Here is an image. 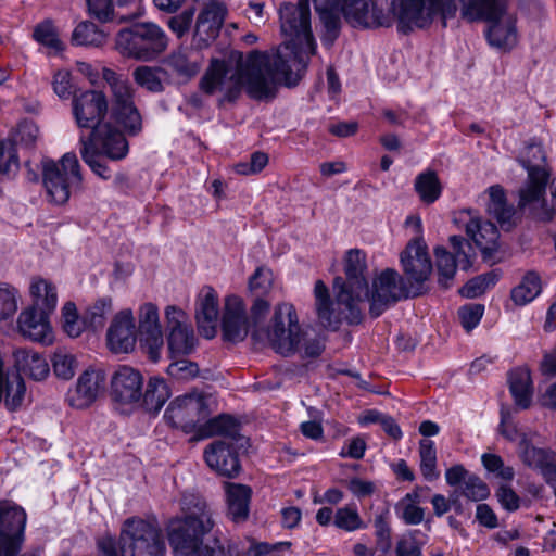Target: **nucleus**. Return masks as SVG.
Here are the masks:
<instances>
[{"label":"nucleus","instance_id":"nucleus-1","mask_svg":"<svg viewBox=\"0 0 556 556\" xmlns=\"http://www.w3.org/2000/svg\"><path fill=\"white\" fill-rule=\"evenodd\" d=\"M281 31L289 38L275 53L251 51L244 55L231 51L226 59H213L200 88L206 94L217 91L225 100H236L244 89L251 99L270 100L276 97L279 83L295 86L307 65V58L315 53L316 43L311 29L308 0L280 8Z\"/></svg>","mask_w":556,"mask_h":556},{"label":"nucleus","instance_id":"nucleus-2","mask_svg":"<svg viewBox=\"0 0 556 556\" xmlns=\"http://www.w3.org/2000/svg\"><path fill=\"white\" fill-rule=\"evenodd\" d=\"M216 516L211 505L193 493H182L179 514L165 522V538L174 556H245L235 542L217 535Z\"/></svg>","mask_w":556,"mask_h":556},{"label":"nucleus","instance_id":"nucleus-3","mask_svg":"<svg viewBox=\"0 0 556 556\" xmlns=\"http://www.w3.org/2000/svg\"><path fill=\"white\" fill-rule=\"evenodd\" d=\"M366 255L358 249L346 252L344 271L346 280L337 277L333 280L336 301L331 300L327 286L317 280L314 287L315 308L319 324L327 329L337 330L343 320L358 324L362 315L357 303L369 294L365 277Z\"/></svg>","mask_w":556,"mask_h":556},{"label":"nucleus","instance_id":"nucleus-4","mask_svg":"<svg viewBox=\"0 0 556 556\" xmlns=\"http://www.w3.org/2000/svg\"><path fill=\"white\" fill-rule=\"evenodd\" d=\"M101 556H166L165 530L156 519L139 516L126 518L118 536L105 533L97 539Z\"/></svg>","mask_w":556,"mask_h":556},{"label":"nucleus","instance_id":"nucleus-5","mask_svg":"<svg viewBox=\"0 0 556 556\" xmlns=\"http://www.w3.org/2000/svg\"><path fill=\"white\" fill-rule=\"evenodd\" d=\"M325 28L337 37L341 15L354 27L376 28L391 25L390 16L370 0H314Z\"/></svg>","mask_w":556,"mask_h":556},{"label":"nucleus","instance_id":"nucleus-6","mask_svg":"<svg viewBox=\"0 0 556 556\" xmlns=\"http://www.w3.org/2000/svg\"><path fill=\"white\" fill-rule=\"evenodd\" d=\"M462 15L468 21L485 20L489 23L486 38L490 46L508 51L517 43L516 17L507 12L505 0H468Z\"/></svg>","mask_w":556,"mask_h":556},{"label":"nucleus","instance_id":"nucleus-7","mask_svg":"<svg viewBox=\"0 0 556 556\" xmlns=\"http://www.w3.org/2000/svg\"><path fill=\"white\" fill-rule=\"evenodd\" d=\"M169 38L155 23H136L121 29L115 38V48L125 58L139 62H152L168 48Z\"/></svg>","mask_w":556,"mask_h":556},{"label":"nucleus","instance_id":"nucleus-8","mask_svg":"<svg viewBox=\"0 0 556 556\" xmlns=\"http://www.w3.org/2000/svg\"><path fill=\"white\" fill-rule=\"evenodd\" d=\"M252 338L255 341L268 343L281 355L294 353L300 348L302 330L293 305L289 303L278 305L270 327L255 329Z\"/></svg>","mask_w":556,"mask_h":556},{"label":"nucleus","instance_id":"nucleus-9","mask_svg":"<svg viewBox=\"0 0 556 556\" xmlns=\"http://www.w3.org/2000/svg\"><path fill=\"white\" fill-rule=\"evenodd\" d=\"M79 163L75 153H65L60 162L42 161L43 187L49 200L58 205L66 203L81 184Z\"/></svg>","mask_w":556,"mask_h":556},{"label":"nucleus","instance_id":"nucleus-10","mask_svg":"<svg viewBox=\"0 0 556 556\" xmlns=\"http://www.w3.org/2000/svg\"><path fill=\"white\" fill-rule=\"evenodd\" d=\"M392 10L403 33L429 25L437 14L445 20L455 14L457 0H393Z\"/></svg>","mask_w":556,"mask_h":556},{"label":"nucleus","instance_id":"nucleus-11","mask_svg":"<svg viewBox=\"0 0 556 556\" xmlns=\"http://www.w3.org/2000/svg\"><path fill=\"white\" fill-rule=\"evenodd\" d=\"M102 78L110 87L114 118L129 134H138L141 130V115L135 104V88L126 77L111 68L102 70Z\"/></svg>","mask_w":556,"mask_h":556},{"label":"nucleus","instance_id":"nucleus-12","mask_svg":"<svg viewBox=\"0 0 556 556\" xmlns=\"http://www.w3.org/2000/svg\"><path fill=\"white\" fill-rule=\"evenodd\" d=\"M546 156L541 143L532 142L526 148L521 160L522 166L528 172V181L519 190V206L532 208L544 200L548 173L542 166Z\"/></svg>","mask_w":556,"mask_h":556},{"label":"nucleus","instance_id":"nucleus-13","mask_svg":"<svg viewBox=\"0 0 556 556\" xmlns=\"http://www.w3.org/2000/svg\"><path fill=\"white\" fill-rule=\"evenodd\" d=\"M403 278L393 269H384L372 282V290L369 292V312L372 317H379L386 309L402 299L408 298Z\"/></svg>","mask_w":556,"mask_h":556},{"label":"nucleus","instance_id":"nucleus-14","mask_svg":"<svg viewBox=\"0 0 556 556\" xmlns=\"http://www.w3.org/2000/svg\"><path fill=\"white\" fill-rule=\"evenodd\" d=\"M167 344L172 358L189 355L197 339L187 314L175 305L165 308Z\"/></svg>","mask_w":556,"mask_h":556},{"label":"nucleus","instance_id":"nucleus-15","mask_svg":"<svg viewBox=\"0 0 556 556\" xmlns=\"http://www.w3.org/2000/svg\"><path fill=\"white\" fill-rule=\"evenodd\" d=\"M227 15V7L211 0L200 10L192 33L191 47L197 51L208 48L218 37Z\"/></svg>","mask_w":556,"mask_h":556},{"label":"nucleus","instance_id":"nucleus-16","mask_svg":"<svg viewBox=\"0 0 556 556\" xmlns=\"http://www.w3.org/2000/svg\"><path fill=\"white\" fill-rule=\"evenodd\" d=\"M210 415L206 400L198 393H189L176 397L165 410V417L175 427L197 428Z\"/></svg>","mask_w":556,"mask_h":556},{"label":"nucleus","instance_id":"nucleus-17","mask_svg":"<svg viewBox=\"0 0 556 556\" xmlns=\"http://www.w3.org/2000/svg\"><path fill=\"white\" fill-rule=\"evenodd\" d=\"M108 111V101L103 92L88 90L80 94H75L73 99V114L80 128L94 129L102 125L100 121Z\"/></svg>","mask_w":556,"mask_h":556},{"label":"nucleus","instance_id":"nucleus-18","mask_svg":"<svg viewBox=\"0 0 556 556\" xmlns=\"http://www.w3.org/2000/svg\"><path fill=\"white\" fill-rule=\"evenodd\" d=\"M138 327L142 349L153 363L159 362L164 340L159 320V311L154 304L146 303L140 307Z\"/></svg>","mask_w":556,"mask_h":556},{"label":"nucleus","instance_id":"nucleus-19","mask_svg":"<svg viewBox=\"0 0 556 556\" xmlns=\"http://www.w3.org/2000/svg\"><path fill=\"white\" fill-rule=\"evenodd\" d=\"M450 243L453 253L446 251L445 248H437L434 250L437 268L440 276L439 282L444 288L450 287V281L454 278L457 267L463 270H468L471 266L469 255L464 250V247L469 245L465 239L459 236H452Z\"/></svg>","mask_w":556,"mask_h":556},{"label":"nucleus","instance_id":"nucleus-20","mask_svg":"<svg viewBox=\"0 0 556 556\" xmlns=\"http://www.w3.org/2000/svg\"><path fill=\"white\" fill-rule=\"evenodd\" d=\"M85 140L92 150L112 161L125 159L129 151L125 136L109 123L97 126Z\"/></svg>","mask_w":556,"mask_h":556},{"label":"nucleus","instance_id":"nucleus-21","mask_svg":"<svg viewBox=\"0 0 556 556\" xmlns=\"http://www.w3.org/2000/svg\"><path fill=\"white\" fill-rule=\"evenodd\" d=\"M518 455L523 465L540 471L548 484L556 483V453L536 447L527 434H522L518 443Z\"/></svg>","mask_w":556,"mask_h":556},{"label":"nucleus","instance_id":"nucleus-22","mask_svg":"<svg viewBox=\"0 0 556 556\" xmlns=\"http://www.w3.org/2000/svg\"><path fill=\"white\" fill-rule=\"evenodd\" d=\"M222 329L224 339L231 342L242 341L252 329L243 301L237 295H229L225 300Z\"/></svg>","mask_w":556,"mask_h":556},{"label":"nucleus","instance_id":"nucleus-23","mask_svg":"<svg viewBox=\"0 0 556 556\" xmlns=\"http://www.w3.org/2000/svg\"><path fill=\"white\" fill-rule=\"evenodd\" d=\"M204 459L212 470L227 478L236 477L241 469L233 443L224 440H216L207 445Z\"/></svg>","mask_w":556,"mask_h":556},{"label":"nucleus","instance_id":"nucleus-24","mask_svg":"<svg viewBox=\"0 0 556 556\" xmlns=\"http://www.w3.org/2000/svg\"><path fill=\"white\" fill-rule=\"evenodd\" d=\"M50 312L27 307L17 318L18 332L26 339L42 344H51L53 332L49 321Z\"/></svg>","mask_w":556,"mask_h":556},{"label":"nucleus","instance_id":"nucleus-25","mask_svg":"<svg viewBox=\"0 0 556 556\" xmlns=\"http://www.w3.org/2000/svg\"><path fill=\"white\" fill-rule=\"evenodd\" d=\"M142 375L128 366H121L112 377L111 388L114 401L122 404L139 403L142 397Z\"/></svg>","mask_w":556,"mask_h":556},{"label":"nucleus","instance_id":"nucleus-26","mask_svg":"<svg viewBox=\"0 0 556 556\" xmlns=\"http://www.w3.org/2000/svg\"><path fill=\"white\" fill-rule=\"evenodd\" d=\"M105 375L100 369H86L79 377L74 390L67 394L72 407L85 408L96 401L104 389Z\"/></svg>","mask_w":556,"mask_h":556},{"label":"nucleus","instance_id":"nucleus-27","mask_svg":"<svg viewBox=\"0 0 556 556\" xmlns=\"http://www.w3.org/2000/svg\"><path fill=\"white\" fill-rule=\"evenodd\" d=\"M195 306V319L200 333L206 339L214 338L217 332L218 318L216 291L210 286H204L198 294Z\"/></svg>","mask_w":556,"mask_h":556},{"label":"nucleus","instance_id":"nucleus-28","mask_svg":"<svg viewBox=\"0 0 556 556\" xmlns=\"http://www.w3.org/2000/svg\"><path fill=\"white\" fill-rule=\"evenodd\" d=\"M401 263L408 279L417 283L427 280L432 270L427 247L420 240L407 244L401 254Z\"/></svg>","mask_w":556,"mask_h":556},{"label":"nucleus","instance_id":"nucleus-29","mask_svg":"<svg viewBox=\"0 0 556 556\" xmlns=\"http://www.w3.org/2000/svg\"><path fill=\"white\" fill-rule=\"evenodd\" d=\"M108 343L115 353H128L136 343L135 320L131 311L119 312L108 331Z\"/></svg>","mask_w":556,"mask_h":556},{"label":"nucleus","instance_id":"nucleus-30","mask_svg":"<svg viewBox=\"0 0 556 556\" xmlns=\"http://www.w3.org/2000/svg\"><path fill=\"white\" fill-rule=\"evenodd\" d=\"M199 52L191 46H181L166 58L165 64L175 75L189 80L201 70L202 58Z\"/></svg>","mask_w":556,"mask_h":556},{"label":"nucleus","instance_id":"nucleus-31","mask_svg":"<svg viewBox=\"0 0 556 556\" xmlns=\"http://www.w3.org/2000/svg\"><path fill=\"white\" fill-rule=\"evenodd\" d=\"M227 516L236 523L244 522L250 514L252 490L239 483H225Z\"/></svg>","mask_w":556,"mask_h":556},{"label":"nucleus","instance_id":"nucleus-32","mask_svg":"<svg viewBox=\"0 0 556 556\" xmlns=\"http://www.w3.org/2000/svg\"><path fill=\"white\" fill-rule=\"evenodd\" d=\"M466 233L485 255L497 249L498 230L494 224L479 217H472L466 225Z\"/></svg>","mask_w":556,"mask_h":556},{"label":"nucleus","instance_id":"nucleus-33","mask_svg":"<svg viewBox=\"0 0 556 556\" xmlns=\"http://www.w3.org/2000/svg\"><path fill=\"white\" fill-rule=\"evenodd\" d=\"M16 374L25 375L34 380H43L50 371L47 359L33 350L17 349L13 353Z\"/></svg>","mask_w":556,"mask_h":556},{"label":"nucleus","instance_id":"nucleus-34","mask_svg":"<svg viewBox=\"0 0 556 556\" xmlns=\"http://www.w3.org/2000/svg\"><path fill=\"white\" fill-rule=\"evenodd\" d=\"M508 386L516 406L527 409L533 396L530 370L521 367L511 370L508 374Z\"/></svg>","mask_w":556,"mask_h":556},{"label":"nucleus","instance_id":"nucleus-35","mask_svg":"<svg viewBox=\"0 0 556 556\" xmlns=\"http://www.w3.org/2000/svg\"><path fill=\"white\" fill-rule=\"evenodd\" d=\"M240 425L229 415H219L199 426L198 432L202 438L222 437L226 442L237 441L239 438Z\"/></svg>","mask_w":556,"mask_h":556},{"label":"nucleus","instance_id":"nucleus-36","mask_svg":"<svg viewBox=\"0 0 556 556\" xmlns=\"http://www.w3.org/2000/svg\"><path fill=\"white\" fill-rule=\"evenodd\" d=\"M29 294L31 298V305L36 309L45 312H54L58 304L56 287L49 280L42 277H33L29 285Z\"/></svg>","mask_w":556,"mask_h":556},{"label":"nucleus","instance_id":"nucleus-37","mask_svg":"<svg viewBox=\"0 0 556 556\" xmlns=\"http://www.w3.org/2000/svg\"><path fill=\"white\" fill-rule=\"evenodd\" d=\"M490 201L488 203V212L493 216L502 227L507 229L514 224L515 210L506 202L504 189L494 185L488 189Z\"/></svg>","mask_w":556,"mask_h":556},{"label":"nucleus","instance_id":"nucleus-38","mask_svg":"<svg viewBox=\"0 0 556 556\" xmlns=\"http://www.w3.org/2000/svg\"><path fill=\"white\" fill-rule=\"evenodd\" d=\"M414 190L425 204L434 203L442 194V185L438 174L432 169L419 173L414 180Z\"/></svg>","mask_w":556,"mask_h":556},{"label":"nucleus","instance_id":"nucleus-39","mask_svg":"<svg viewBox=\"0 0 556 556\" xmlns=\"http://www.w3.org/2000/svg\"><path fill=\"white\" fill-rule=\"evenodd\" d=\"M333 526L345 532L365 530L368 523L361 517L355 504H349L334 511Z\"/></svg>","mask_w":556,"mask_h":556},{"label":"nucleus","instance_id":"nucleus-40","mask_svg":"<svg viewBox=\"0 0 556 556\" xmlns=\"http://www.w3.org/2000/svg\"><path fill=\"white\" fill-rule=\"evenodd\" d=\"M169 397V390L162 378L153 377L149 380L141 401L148 410L159 412Z\"/></svg>","mask_w":556,"mask_h":556},{"label":"nucleus","instance_id":"nucleus-41","mask_svg":"<svg viewBox=\"0 0 556 556\" xmlns=\"http://www.w3.org/2000/svg\"><path fill=\"white\" fill-rule=\"evenodd\" d=\"M106 41V34L89 21L80 22L73 30L72 42L76 46L99 47Z\"/></svg>","mask_w":556,"mask_h":556},{"label":"nucleus","instance_id":"nucleus-42","mask_svg":"<svg viewBox=\"0 0 556 556\" xmlns=\"http://www.w3.org/2000/svg\"><path fill=\"white\" fill-rule=\"evenodd\" d=\"M541 292V279L538 274L529 271L521 282L511 290V300L517 305H526Z\"/></svg>","mask_w":556,"mask_h":556},{"label":"nucleus","instance_id":"nucleus-43","mask_svg":"<svg viewBox=\"0 0 556 556\" xmlns=\"http://www.w3.org/2000/svg\"><path fill=\"white\" fill-rule=\"evenodd\" d=\"M420 471L427 481H434L440 477L437 467V450L434 442L428 439L419 442Z\"/></svg>","mask_w":556,"mask_h":556},{"label":"nucleus","instance_id":"nucleus-44","mask_svg":"<svg viewBox=\"0 0 556 556\" xmlns=\"http://www.w3.org/2000/svg\"><path fill=\"white\" fill-rule=\"evenodd\" d=\"M79 143L83 161L97 176L105 180L110 179L112 177V173L104 161L105 156L101 155L98 151L92 150L83 136L79 139Z\"/></svg>","mask_w":556,"mask_h":556},{"label":"nucleus","instance_id":"nucleus-45","mask_svg":"<svg viewBox=\"0 0 556 556\" xmlns=\"http://www.w3.org/2000/svg\"><path fill=\"white\" fill-rule=\"evenodd\" d=\"M161 72V67L140 65L134 70L132 78L138 86L151 92H161L164 88Z\"/></svg>","mask_w":556,"mask_h":556},{"label":"nucleus","instance_id":"nucleus-46","mask_svg":"<svg viewBox=\"0 0 556 556\" xmlns=\"http://www.w3.org/2000/svg\"><path fill=\"white\" fill-rule=\"evenodd\" d=\"M33 37L38 43L48 48L50 53L56 54L63 50V43L50 21L38 24L34 29Z\"/></svg>","mask_w":556,"mask_h":556},{"label":"nucleus","instance_id":"nucleus-47","mask_svg":"<svg viewBox=\"0 0 556 556\" xmlns=\"http://www.w3.org/2000/svg\"><path fill=\"white\" fill-rule=\"evenodd\" d=\"M426 544V535L420 530L406 532L396 544V556H421V548Z\"/></svg>","mask_w":556,"mask_h":556},{"label":"nucleus","instance_id":"nucleus-48","mask_svg":"<svg viewBox=\"0 0 556 556\" xmlns=\"http://www.w3.org/2000/svg\"><path fill=\"white\" fill-rule=\"evenodd\" d=\"M51 361L53 371L58 378L70 380L74 377L77 368V361L72 353L64 349L56 350Z\"/></svg>","mask_w":556,"mask_h":556},{"label":"nucleus","instance_id":"nucleus-49","mask_svg":"<svg viewBox=\"0 0 556 556\" xmlns=\"http://www.w3.org/2000/svg\"><path fill=\"white\" fill-rule=\"evenodd\" d=\"M20 292L8 283L0 282V321L11 318L18 307Z\"/></svg>","mask_w":556,"mask_h":556},{"label":"nucleus","instance_id":"nucleus-50","mask_svg":"<svg viewBox=\"0 0 556 556\" xmlns=\"http://www.w3.org/2000/svg\"><path fill=\"white\" fill-rule=\"evenodd\" d=\"M375 535L377 548L383 554L391 549V528L389 522V511L386 510L375 516L374 519Z\"/></svg>","mask_w":556,"mask_h":556},{"label":"nucleus","instance_id":"nucleus-51","mask_svg":"<svg viewBox=\"0 0 556 556\" xmlns=\"http://www.w3.org/2000/svg\"><path fill=\"white\" fill-rule=\"evenodd\" d=\"M112 312V301L109 298L97 301L85 315V323L93 330L104 326L106 316Z\"/></svg>","mask_w":556,"mask_h":556},{"label":"nucleus","instance_id":"nucleus-52","mask_svg":"<svg viewBox=\"0 0 556 556\" xmlns=\"http://www.w3.org/2000/svg\"><path fill=\"white\" fill-rule=\"evenodd\" d=\"M458 490L463 496L472 502L483 501L490 495L488 484L476 475L468 476Z\"/></svg>","mask_w":556,"mask_h":556},{"label":"nucleus","instance_id":"nucleus-53","mask_svg":"<svg viewBox=\"0 0 556 556\" xmlns=\"http://www.w3.org/2000/svg\"><path fill=\"white\" fill-rule=\"evenodd\" d=\"M38 136L39 129L37 125L30 121H24L17 126L12 139H8L7 141H10L16 151V146H23L25 148L33 147Z\"/></svg>","mask_w":556,"mask_h":556},{"label":"nucleus","instance_id":"nucleus-54","mask_svg":"<svg viewBox=\"0 0 556 556\" xmlns=\"http://www.w3.org/2000/svg\"><path fill=\"white\" fill-rule=\"evenodd\" d=\"M484 468L494 473L497 478L505 481H511L515 477V470L510 466H506L501 456L492 453H484L481 456Z\"/></svg>","mask_w":556,"mask_h":556},{"label":"nucleus","instance_id":"nucleus-55","mask_svg":"<svg viewBox=\"0 0 556 556\" xmlns=\"http://www.w3.org/2000/svg\"><path fill=\"white\" fill-rule=\"evenodd\" d=\"M194 12V8H190L168 18L166 25L178 39L184 38L189 33Z\"/></svg>","mask_w":556,"mask_h":556},{"label":"nucleus","instance_id":"nucleus-56","mask_svg":"<svg viewBox=\"0 0 556 556\" xmlns=\"http://www.w3.org/2000/svg\"><path fill=\"white\" fill-rule=\"evenodd\" d=\"M484 313V306L481 304H467L458 309V317L460 324L466 331H471L476 328Z\"/></svg>","mask_w":556,"mask_h":556},{"label":"nucleus","instance_id":"nucleus-57","mask_svg":"<svg viewBox=\"0 0 556 556\" xmlns=\"http://www.w3.org/2000/svg\"><path fill=\"white\" fill-rule=\"evenodd\" d=\"M63 328L71 338H77L83 330L74 303L67 302L62 308Z\"/></svg>","mask_w":556,"mask_h":556},{"label":"nucleus","instance_id":"nucleus-58","mask_svg":"<svg viewBox=\"0 0 556 556\" xmlns=\"http://www.w3.org/2000/svg\"><path fill=\"white\" fill-rule=\"evenodd\" d=\"M89 13L99 22L108 23L116 18L112 0H86Z\"/></svg>","mask_w":556,"mask_h":556},{"label":"nucleus","instance_id":"nucleus-59","mask_svg":"<svg viewBox=\"0 0 556 556\" xmlns=\"http://www.w3.org/2000/svg\"><path fill=\"white\" fill-rule=\"evenodd\" d=\"M271 283L273 273L265 267L257 268L249 281L250 289L255 292L257 296L267 293L271 288Z\"/></svg>","mask_w":556,"mask_h":556},{"label":"nucleus","instance_id":"nucleus-60","mask_svg":"<svg viewBox=\"0 0 556 556\" xmlns=\"http://www.w3.org/2000/svg\"><path fill=\"white\" fill-rule=\"evenodd\" d=\"M395 513L397 517L403 520L405 525L416 526L420 525L425 519V509L419 505L406 504L395 505Z\"/></svg>","mask_w":556,"mask_h":556},{"label":"nucleus","instance_id":"nucleus-61","mask_svg":"<svg viewBox=\"0 0 556 556\" xmlns=\"http://www.w3.org/2000/svg\"><path fill=\"white\" fill-rule=\"evenodd\" d=\"M167 372L176 379H190L198 375L199 368L195 363L181 358L173 362Z\"/></svg>","mask_w":556,"mask_h":556},{"label":"nucleus","instance_id":"nucleus-62","mask_svg":"<svg viewBox=\"0 0 556 556\" xmlns=\"http://www.w3.org/2000/svg\"><path fill=\"white\" fill-rule=\"evenodd\" d=\"M54 92L62 99H67L73 93V84L71 73L67 70H60L53 76L52 81Z\"/></svg>","mask_w":556,"mask_h":556},{"label":"nucleus","instance_id":"nucleus-63","mask_svg":"<svg viewBox=\"0 0 556 556\" xmlns=\"http://www.w3.org/2000/svg\"><path fill=\"white\" fill-rule=\"evenodd\" d=\"M18 167V157L10 141H0V172L10 173L11 167Z\"/></svg>","mask_w":556,"mask_h":556},{"label":"nucleus","instance_id":"nucleus-64","mask_svg":"<svg viewBox=\"0 0 556 556\" xmlns=\"http://www.w3.org/2000/svg\"><path fill=\"white\" fill-rule=\"evenodd\" d=\"M496 496L501 505L509 511L517 510L520 506L519 496L507 485H501L496 491Z\"/></svg>","mask_w":556,"mask_h":556}]
</instances>
